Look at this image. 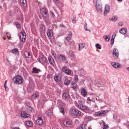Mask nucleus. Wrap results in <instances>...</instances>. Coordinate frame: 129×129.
<instances>
[{
    "mask_svg": "<svg viewBox=\"0 0 129 129\" xmlns=\"http://www.w3.org/2000/svg\"><path fill=\"white\" fill-rule=\"evenodd\" d=\"M13 81L16 84H19L22 83L23 80L21 76L19 75L15 76L13 79Z\"/></svg>",
    "mask_w": 129,
    "mask_h": 129,
    "instance_id": "1",
    "label": "nucleus"
},
{
    "mask_svg": "<svg viewBox=\"0 0 129 129\" xmlns=\"http://www.w3.org/2000/svg\"><path fill=\"white\" fill-rule=\"evenodd\" d=\"M70 113L76 116H79L81 115V112L76 108H71L70 109Z\"/></svg>",
    "mask_w": 129,
    "mask_h": 129,
    "instance_id": "2",
    "label": "nucleus"
},
{
    "mask_svg": "<svg viewBox=\"0 0 129 129\" xmlns=\"http://www.w3.org/2000/svg\"><path fill=\"white\" fill-rule=\"evenodd\" d=\"M75 104L77 108L82 110H88V108L87 107L83 104L81 106H79L77 104L76 102L75 101Z\"/></svg>",
    "mask_w": 129,
    "mask_h": 129,
    "instance_id": "3",
    "label": "nucleus"
},
{
    "mask_svg": "<svg viewBox=\"0 0 129 129\" xmlns=\"http://www.w3.org/2000/svg\"><path fill=\"white\" fill-rule=\"evenodd\" d=\"M62 122L63 124L65 126L67 127L71 125L72 124V121L67 119H63V120Z\"/></svg>",
    "mask_w": 129,
    "mask_h": 129,
    "instance_id": "4",
    "label": "nucleus"
},
{
    "mask_svg": "<svg viewBox=\"0 0 129 129\" xmlns=\"http://www.w3.org/2000/svg\"><path fill=\"white\" fill-rule=\"evenodd\" d=\"M62 98L65 100L68 101L70 98V96L68 93L65 92L63 93Z\"/></svg>",
    "mask_w": 129,
    "mask_h": 129,
    "instance_id": "5",
    "label": "nucleus"
},
{
    "mask_svg": "<svg viewBox=\"0 0 129 129\" xmlns=\"http://www.w3.org/2000/svg\"><path fill=\"white\" fill-rule=\"evenodd\" d=\"M41 14L42 16L45 18L48 15L47 10L44 8L41 9Z\"/></svg>",
    "mask_w": 129,
    "mask_h": 129,
    "instance_id": "6",
    "label": "nucleus"
},
{
    "mask_svg": "<svg viewBox=\"0 0 129 129\" xmlns=\"http://www.w3.org/2000/svg\"><path fill=\"white\" fill-rule=\"evenodd\" d=\"M62 71L67 75H70L71 74V70L66 67H63L62 68Z\"/></svg>",
    "mask_w": 129,
    "mask_h": 129,
    "instance_id": "7",
    "label": "nucleus"
},
{
    "mask_svg": "<svg viewBox=\"0 0 129 129\" xmlns=\"http://www.w3.org/2000/svg\"><path fill=\"white\" fill-rule=\"evenodd\" d=\"M113 56L115 58H118L119 53L118 50L117 49L115 48L113 49Z\"/></svg>",
    "mask_w": 129,
    "mask_h": 129,
    "instance_id": "8",
    "label": "nucleus"
},
{
    "mask_svg": "<svg viewBox=\"0 0 129 129\" xmlns=\"http://www.w3.org/2000/svg\"><path fill=\"white\" fill-rule=\"evenodd\" d=\"M95 114L98 116H103L106 114V112L104 111H100L96 112Z\"/></svg>",
    "mask_w": 129,
    "mask_h": 129,
    "instance_id": "9",
    "label": "nucleus"
},
{
    "mask_svg": "<svg viewBox=\"0 0 129 129\" xmlns=\"http://www.w3.org/2000/svg\"><path fill=\"white\" fill-rule=\"evenodd\" d=\"M111 63L112 65L115 68H120L122 67V66L118 63L112 62Z\"/></svg>",
    "mask_w": 129,
    "mask_h": 129,
    "instance_id": "10",
    "label": "nucleus"
},
{
    "mask_svg": "<svg viewBox=\"0 0 129 129\" xmlns=\"http://www.w3.org/2000/svg\"><path fill=\"white\" fill-rule=\"evenodd\" d=\"M54 77V79L56 82H59L61 80V77L59 75H55Z\"/></svg>",
    "mask_w": 129,
    "mask_h": 129,
    "instance_id": "11",
    "label": "nucleus"
},
{
    "mask_svg": "<svg viewBox=\"0 0 129 129\" xmlns=\"http://www.w3.org/2000/svg\"><path fill=\"white\" fill-rule=\"evenodd\" d=\"M110 10V7L108 5H105V10L104 13V14L106 15L109 13Z\"/></svg>",
    "mask_w": 129,
    "mask_h": 129,
    "instance_id": "12",
    "label": "nucleus"
},
{
    "mask_svg": "<svg viewBox=\"0 0 129 129\" xmlns=\"http://www.w3.org/2000/svg\"><path fill=\"white\" fill-rule=\"evenodd\" d=\"M58 58L60 62H63L66 60L65 57L63 55L59 56Z\"/></svg>",
    "mask_w": 129,
    "mask_h": 129,
    "instance_id": "13",
    "label": "nucleus"
},
{
    "mask_svg": "<svg viewBox=\"0 0 129 129\" xmlns=\"http://www.w3.org/2000/svg\"><path fill=\"white\" fill-rule=\"evenodd\" d=\"M48 59L51 65L54 66L55 64V62L53 58L52 57L50 56Z\"/></svg>",
    "mask_w": 129,
    "mask_h": 129,
    "instance_id": "14",
    "label": "nucleus"
},
{
    "mask_svg": "<svg viewBox=\"0 0 129 129\" xmlns=\"http://www.w3.org/2000/svg\"><path fill=\"white\" fill-rule=\"evenodd\" d=\"M81 93L84 96H86L87 95V92L86 89L83 88H81Z\"/></svg>",
    "mask_w": 129,
    "mask_h": 129,
    "instance_id": "15",
    "label": "nucleus"
},
{
    "mask_svg": "<svg viewBox=\"0 0 129 129\" xmlns=\"http://www.w3.org/2000/svg\"><path fill=\"white\" fill-rule=\"evenodd\" d=\"M21 116L23 117L27 118L29 116V115L27 114L25 112L22 111L21 113Z\"/></svg>",
    "mask_w": 129,
    "mask_h": 129,
    "instance_id": "16",
    "label": "nucleus"
},
{
    "mask_svg": "<svg viewBox=\"0 0 129 129\" xmlns=\"http://www.w3.org/2000/svg\"><path fill=\"white\" fill-rule=\"evenodd\" d=\"M100 5V6H96V7L98 11L101 13L102 11V6H101V5Z\"/></svg>",
    "mask_w": 129,
    "mask_h": 129,
    "instance_id": "17",
    "label": "nucleus"
},
{
    "mask_svg": "<svg viewBox=\"0 0 129 129\" xmlns=\"http://www.w3.org/2000/svg\"><path fill=\"white\" fill-rule=\"evenodd\" d=\"M47 35L49 37H51L53 36L52 30L51 29H48V30Z\"/></svg>",
    "mask_w": 129,
    "mask_h": 129,
    "instance_id": "18",
    "label": "nucleus"
},
{
    "mask_svg": "<svg viewBox=\"0 0 129 129\" xmlns=\"http://www.w3.org/2000/svg\"><path fill=\"white\" fill-rule=\"evenodd\" d=\"M127 29L125 28H122L119 30V32L122 34H126L127 32Z\"/></svg>",
    "mask_w": 129,
    "mask_h": 129,
    "instance_id": "19",
    "label": "nucleus"
},
{
    "mask_svg": "<svg viewBox=\"0 0 129 129\" xmlns=\"http://www.w3.org/2000/svg\"><path fill=\"white\" fill-rule=\"evenodd\" d=\"M72 36V34L71 32L68 35V36L66 38V40L68 42H69L71 40V38Z\"/></svg>",
    "mask_w": 129,
    "mask_h": 129,
    "instance_id": "20",
    "label": "nucleus"
},
{
    "mask_svg": "<svg viewBox=\"0 0 129 129\" xmlns=\"http://www.w3.org/2000/svg\"><path fill=\"white\" fill-rule=\"evenodd\" d=\"M40 71V70L39 69H37L36 68H34L33 69V73H37Z\"/></svg>",
    "mask_w": 129,
    "mask_h": 129,
    "instance_id": "21",
    "label": "nucleus"
},
{
    "mask_svg": "<svg viewBox=\"0 0 129 129\" xmlns=\"http://www.w3.org/2000/svg\"><path fill=\"white\" fill-rule=\"evenodd\" d=\"M20 2L23 6L25 7H27V4L26 0H20Z\"/></svg>",
    "mask_w": 129,
    "mask_h": 129,
    "instance_id": "22",
    "label": "nucleus"
},
{
    "mask_svg": "<svg viewBox=\"0 0 129 129\" xmlns=\"http://www.w3.org/2000/svg\"><path fill=\"white\" fill-rule=\"evenodd\" d=\"M12 52L14 54H18V49L17 48H15L12 50Z\"/></svg>",
    "mask_w": 129,
    "mask_h": 129,
    "instance_id": "23",
    "label": "nucleus"
},
{
    "mask_svg": "<svg viewBox=\"0 0 129 129\" xmlns=\"http://www.w3.org/2000/svg\"><path fill=\"white\" fill-rule=\"evenodd\" d=\"M70 81L67 79V78H65L64 79V84L66 85H68L69 84Z\"/></svg>",
    "mask_w": 129,
    "mask_h": 129,
    "instance_id": "24",
    "label": "nucleus"
},
{
    "mask_svg": "<svg viewBox=\"0 0 129 129\" xmlns=\"http://www.w3.org/2000/svg\"><path fill=\"white\" fill-rule=\"evenodd\" d=\"M59 112L62 113L63 115H64L65 112L64 108L62 107H59Z\"/></svg>",
    "mask_w": 129,
    "mask_h": 129,
    "instance_id": "25",
    "label": "nucleus"
},
{
    "mask_svg": "<svg viewBox=\"0 0 129 129\" xmlns=\"http://www.w3.org/2000/svg\"><path fill=\"white\" fill-rule=\"evenodd\" d=\"M26 125L30 127L32 125L33 123L31 121H27L26 122Z\"/></svg>",
    "mask_w": 129,
    "mask_h": 129,
    "instance_id": "26",
    "label": "nucleus"
},
{
    "mask_svg": "<svg viewBox=\"0 0 129 129\" xmlns=\"http://www.w3.org/2000/svg\"><path fill=\"white\" fill-rule=\"evenodd\" d=\"M41 60H42V62L41 63L42 64H44L46 62V59L45 57H41Z\"/></svg>",
    "mask_w": 129,
    "mask_h": 129,
    "instance_id": "27",
    "label": "nucleus"
},
{
    "mask_svg": "<svg viewBox=\"0 0 129 129\" xmlns=\"http://www.w3.org/2000/svg\"><path fill=\"white\" fill-rule=\"evenodd\" d=\"M24 55L25 57L26 58H29V57L30 56L29 52L27 51H26L25 52Z\"/></svg>",
    "mask_w": 129,
    "mask_h": 129,
    "instance_id": "28",
    "label": "nucleus"
},
{
    "mask_svg": "<svg viewBox=\"0 0 129 129\" xmlns=\"http://www.w3.org/2000/svg\"><path fill=\"white\" fill-rule=\"evenodd\" d=\"M27 108L29 112H31L33 109V108L32 107L30 106H28L27 107Z\"/></svg>",
    "mask_w": 129,
    "mask_h": 129,
    "instance_id": "29",
    "label": "nucleus"
},
{
    "mask_svg": "<svg viewBox=\"0 0 129 129\" xmlns=\"http://www.w3.org/2000/svg\"><path fill=\"white\" fill-rule=\"evenodd\" d=\"M20 40L22 42H24L25 41V38L26 36H20Z\"/></svg>",
    "mask_w": 129,
    "mask_h": 129,
    "instance_id": "30",
    "label": "nucleus"
},
{
    "mask_svg": "<svg viewBox=\"0 0 129 129\" xmlns=\"http://www.w3.org/2000/svg\"><path fill=\"white\" fill-rule=\"evenodd\" d=\"M47 115L49 117H52L53 116L52 113L51 112H48L47 114Z\"/></svg>",
    "mask_w": 129,
    "mask_h": 129,
    "instance_id": "31",
    "label": "nucleus"
},
{
    "mask_svg": "<svg viewBox=\"0 0 129 129\" xmlns=\"http://www.w3.org/2000/svg\"><path fill=\"white\" fill-rule=\"evenodd\" d=\"M71 85H72V88L74 89H75L77 87V85L76 83L72 82L71 83Z\"/></svg>",
    "mask_w": 129,
    "mask_h": 129,
    "instance_id": "32",
    "label": "nucleus"
},
{
    "mask_svg": "<svg viewBox=\"0 0 129 129\" xmlns=\"http://www.w3.org/2000/svg\"><path fill=\"white\" fill-rule=\"evenodd\" d=\"M118 17L116 16H113L112 17L111 19V20L113 21H115L117 20L118 19Z\"/></svg>",
    "mask_w": 129,
    "mask_h": 129,
    "instance_id": "33",
    "label": "nucleus"
},
{
    "mask_svg": "<svg viewBox=\"0 0 129 129\" xmlns=\"http://www.w3.org/2000/svg\"><path fill=\"white\" fill-rule=\"evenodd\" d=\"M103 124L104 125L103 129H107L108 128V125L106 124L104 122H103Z\"/></svg>",
    "mask_w": 129,
    "mask_h": 129,
    "instance_id": "34",
    "label": "nucleus"
},
{
    "mask_svg": "<svg viewBox=\"0 0 129 129\" xmlns=\"http://www.w3.org/2000/svg\"><path fill=\"white\" fill-rule=\"evenodd\" d=\"M77 103L80 106L83 104V102L81 100H79L78 102H77Z\"/></svg>",
    "mask_w": 129,
    "mask_h": 129,
    "instance_id": "35",
    "label": "nucleus"
},
{
    "mask_svg": "<svg viewBox=\"0 0 129 129\" xmlns=\"http://www.w3.org/2000/svg\"><path fill=\"white\" fill-rule=\"evenodd\" d=\"M45 29V26L42 24H41V32L44 31Z\"/></svg>",
    "mask_w": 129,
    "mask_h": 129,
    "instance_id": "36",
    "label": "nucleus"
},
{
    "mask_svg": "<svg viewBox=\"0 0 129 129\" xmlns=\"http://www.w3.org/2000/svg\"><path fill=\"white\" fill-rule=\"evenodd\" d=\"M79 49H78V50L79 51H80L81 49L83 48L85 46L83 45V44H79Z\"/></svg>",
    "mask_w": 129,
    "mask_h": 129,
    "instance_id": "37",
    "label": "nucleus"
},
{
    "mask_svg": "<svg viewBox=\"0 0 129 129\" xmlns=\"http://www.w3.org/2000/svg\"><path fill=\"white\" fill-rule=\"evenodd\" d=\"M103 38H105L107 42L109 41L110 39V37L109 36L108 37L105 36L103 37Z\"/></svg>",
    "mask_w": 129,
    "mask_h": 129,
    "instance_id": "38",
    "label": "nucleus"
},
{
    "mask_svg": "<svg viewBox=\"0 0 129 129\" xmlns=\"http://www.w3.org/2000/svg\"><path fill=\"white\" fill-rule=\"evenodd\" d=\"M96 6H100V5H101V6H102V4L100 0H97L96 1Z\"/></svg>",
    "mask_w": 129,
    "mask_h": 129,
    "instance_id": "39",
    "label": "nucleus"
},
{
    "mask_svg": "<svg viewBox=\"0 0 129 129\" xmlns=\"http://www.w3.org/2000/svg\"><path fill=\"white\" fill-rule=\"evenodd\" d=\"M38 119L36 121V123L38 125H40V117H38Z\"/></svg>",
    "mask_w": 129,
    "mask_h": 129,
    "instance_id": "40",
    "label": "nucleus"
},
{
    "mask_svg": "<svg viewBox=\"0 0 129 129\" xmlns=\"http://www.w3.org/2000/svg\"><path fill=\"white\" fill-rule=\"evenodd\" d=\"M96 47L99 49H101L102 48L101 46L99 44H97L95 45Z\"/></svg>",
    "mask_w": 129,
    "mask_h": 129,
    "instance_id": "41",
    "label": "nucleus"
},
{
    "mask_svg": "<svg viewBox=\"0 0 129 129\" xmlns=\"http://www.w3.org/2000/svg\"><path fill=\"white\" fill-rule=\"evenodd\" d=\"M116 36V35H115V36L114 37V38H112L111 40V44L112 45L114 43V39L115 37Z\"/></svg>",
    "mask_w": 129,
    "mask_h": 129,
    "instance_id": "42",
    "label": "nucleus"
},
{
    "mask_svg": "<svg viewBox=\"0 0 129 129\" xmlns=\"http://www.w3.org/2000/svg\"><path fill=\"white\" fill-rule=\"evenodd\" d=\"M15 24L16 25L17 27L20 28L21 27V25L18 23V22H15Z\"/></svg>",
    "mask_w": 129,
    "mask_h": 129,
    "instance_id": "43",
    "label": "nucleus"
},
{
    "mask_svg": "<svg viewBox=\"0 0 129 129\" xmlns=\"http://www.w3.org/2000/svg\"><path fill=\"white\" fill-rule=\"evenodd\" d=\"M74 80L75 81H77L78 80V77L77 75H75L74 78Z\"/></svg>",
    "mask_w": 129,
    "mask_h": 129,
    "instance_id": "44",
    "label": "nucleus"
},
{
    "mask_svg": "<svg viewBox=\"0 0 129 129\" xmlns=\"http://www.w3.org/2000/svg\"><path fill=\"white\" fill-rule=\"evenodd\" d=\"M79 129H85V125L83 124H82L79 127Z\"/></svg>",
    "mask_w": 129,
    "mask_h": 129,
    "instance_id": "45",
    "label": "nucleus"
},
{
    "mask_svg": "<svg viewBox=\"0 0 129 129\" xmlns=\"http://www.w3.org/2000/svg\"><path fill=\"white\" fill-rule=\"evenodd\" d=\"M44 119V117L42 116H41V125L43 123V120Z\"/></svg>",
    "mask_w": 129,
    "mask_h": 129,
    "instance_id": "46",
    "label": "nucleus"
},
{
    "mask_svg": "<svg viewBox=\"0 0 129 129\" xmlns=\"http://www.w3.org/2000/svg\"><path fill=\"white\" fill-rule=\"evenodd\" d=\"M20 36H26L25 33L24 31L20 33Z\"/></svg>",
    "mask_w": 129,
    "mask_h": 129,
    "instance_id": "47",
    "label": "nucleus"
},
{
    "mask_svg": "<svg viewBox=\"0 0 129 129\" xmlns=\"http://www.w3.org/2000/svg\"><path fill=\"white\" fill-rule=\"evenodd\" d=\"M74 42L73 41H72L70 43V45L71 46L73 47L74 46Z\"/></svg>",
    "mask_w": 129,
    "mask_h": 129,
    "instance_id": "48",
    "label": "nucleus"
},
{
    "mask_svg": "<svg viewBox=\"0 0 129 129\" xmlns=\"http://www.w3.org/2000/svg\"><path fill=\"white\" fill-rule=\"evenodd\" d=\"M32 96L33 98L37 97L38 96V94L36 93L34 94H33Z\"/></svg>",
    "mask_w": 129,
    "mask_h": 129,
    "instance_id": "49",
    "label": "nucleus"
},
{
    "mask_svg": "<svg viewBox=\"0 0 129 129\" xmlns=\"http://www.w3.org/2000/svg\"><path fill=\"white\" fill-rule=\"evenodd\" d=\"M57 45L60 47L62 46V44L61 42H58L57 43Z\"/></svg>",
    "mask_w": 129,
    "mask_h": 129,
    "instance_id": "50",
    "label": "nucleus"
},
{
    "mask_svg": "<svg viewBox=\"0 0 129 129\" xmlns=\"http://www.w3.org/2000/svg\"><path fill=\"white\" fill-rule=\"evenodd\" d=\"M4 87L5 88L6 90L7 91H8L9 90L8 88L5 85V84H4Z\"/></svg>",
    "mask_w": 129,
    "mask_h": 129,
    "instance_id": "51",
    "label": "nucleus"
},
{
    "mask_svg": "<svg viewBox=\"0 0 129 129\" xmlns=\"http://www.w3.org/2000/svg\"><path fill=\"white\" fill-rule=\"evenodd\" d=\"M118 25L119 26H122L123 25V23L122 22H119L118 23Z\"/></svg>",
    "mask_w": 129,
    "mask_h": 129,
    "instance_id": "52",
    "label": "nucleus"
},
{
    "mask_svg": "<svg viewBox=\"0 0 129 129\" xmlns=\"http://www.w3.org/2000/svg\"><path fill=\"white\" fill-rule=\"evenodd\" d=\"M12 129H19V127H14L12 128Z\"/></svg>",
    "mask_w": 129,
    "mask_h": 129,
    "instance_id": "53",
    "label": "nucleus"
},
{
    "mask_svg": "<svg viewBox=\"0 0 129 129\" xmlns=\"http://www.w3.org/2000/svg\"><path fill=\"white\" fill-rule=\"evenodd\" d=\"M52 55H53V56L55 58V57H56V54L55 53H54V52H52Z\"/></svg>",
    "mask_w": 129,
    "mask_h": 129,
    "instance_id": "54",
    "label": "nucleus"
},
{
    "mask_svg": "<svg viewBox=\"0 0 129 129\" xmlns=\"http://www.w3.org/2000/svg\"><path fill=\"white\" fill-rule=\"evenodd\" d=\"M79 122V121L78 119H76L74 121V122L76 123H78Z\"/></svg>",
    "mask_w": 129,
    "mask_h": 129,
    "instance_id": "55",
    "label": "nucleus"
},
{
    "mask_svg": "<svg viewBox=\"0 0 129 129\" xmlns=\"http://www.w3.org/2000/svg\"><path fill=\"white\" fill-rule=\"evenodd\" d=\"M53 107H51L49 109V111H50V112H52V111H53Z\"/></svg>",
    "mask_w": 129,
    "mask_h": 129,
    "instance_id": "56",
    "label": "nucleus"
},
{
    "mask_svg": "<svg viewBox=\"0 0 129 129\" xmlns=\"http://www.w3.org/2000/svg\"><path fill=\"white\" fill-rule=\"evenodd\" d=\"M60 26L62 27H65V26L63 24H60L59 25Z\"/></svg>",
    "mask_w": 129,
    "mask_h": 129,
    "instance_id": "57",
    "label": "nucleus"
},
{
    "mask_svg": "<svg viewBox=\"0 0 129 129\" xmlns=\"http://www.w3.org/2000/svg\"><path fill=\"white\" fill-rule=\"evenodd\" d=\"M54 2H55L57 4H58L59 3L58 2H57L58 0H54Z\"/></svg>",
    "mask_w": 129,
    "mask_h": 129,
    "instance_id": "58",
    "label": "nucleus"
},
{
    "mask_svg": "<svg viewBox=\"0 0 129 129\" xmlns=\"http://www.w3.org/2000/svg\"><path fill=\"white\" fill-rule=\"evenodd\" d=\"M87 24L86 23L84 24V26L85 29V28H87Z\"/></svg>",
    "mask_w": 129,
    "mask_h": 129,
    "instance_id": "59",
    "label": "nucleus"
},
{
    "mask_svg": "<svg viewBox=\"0 0 129 129\" xmlns=\"http://www.w3.org/2000/svg\"><path fill=\"white\" fill-rule=\"evenodd\" d=\"M87 100L88 101H92V100L90 99L89 97H88L87 98Z\"/></svg>",
    "mask_w": 129,
    "mask_h": 129,
    "instance_id": "60",
    "label": "nucleus"
},
{
    "mask_svg": "<svg viewBox=\"0 0 129 129\" xmlns=\"http://www.w3.org/2000/svg\"><path fill=\"white\" fill-rule=\"evenodd\" d=\"M6 35H7V37H8V36H9L10 35V34H9V33H7Z\"/></svg>",
    "mask_w": 129,
    "mask_h": 129,
    "instance_id": "61",
    "label": "nucleus"
},
{
    "mask_svg": "<svg viewBox=\"0 0 129 129\" xmlns=\"http://www.w3.org/2000/svg\"><path fill=\"white\" fill-rule=\"evenodd\" d=\"M85 30L86 31H90V30L89 29H87V28H85Z\"/></svg>",
    "mask_w": 129,
    "mask_h": 129,
    "instance_id": "62",
    "label": "nucleus"
},
{
    "mask_svg": "<svg viewBox=\"0 0 129 129\" xmlns=\"http://www.w3.org/2000/svg\"><path fill=\"white\" fill-rule=\"evenodd\" d=\"M13 68L14 69V70H15L16 69V67H15V66H14L13 67Z\"/></svg>",
    "mask_w": 129,
    "mask_h": 129,
    "instance_id": "63",
    "label": "nucleus"
},
{
    "mask_svg": "<svg viewBox=\"0 0 129 129\" xmlns=\"http://www.w3.org/2000/svg\"><path fill=\"white\" fill-rule=\"evenodd\" d=\"M126 69L129 72V67H126Z\"/></svg>",
    "mask_w": 129,
    "mask_h": 129,
    "instance_id": "64",
    "label": "nucleus"
}]
</instances>
